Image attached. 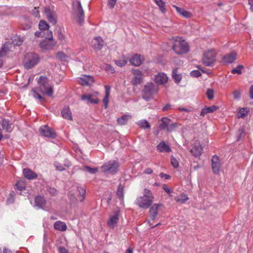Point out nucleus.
I'll use <instances>...</instances> for the list:
<instances>
[{"label":"nucleus","mask_w":253,"mask_h":253,"mask_svg":"<svg viewBox=\"0 0 253 253\" xmlns=\"http://www.w3.org/2000/svg\"><path fill=\"white\" fill-rule=\"evenodd\" d=\"M154 199V197L151 191L145 188L144 190L143 195L136 199L135 204L139 208L147 209L152 205Z\"/></svg>","instance_id":"f257e3e1"},{"label":"nucleus","mask_w":253,"mask_h":253,"mask_svg":"<svg viewBox=\"0 0 253 253\" xmlns=\"http://www.w3.org/2000/svg\"><path fill=\"white\" fill-rule=\"evenodd\" d=\"M159 90V88L157 85L151 82L147 83L144 85L141 91L142 98L148 101L153 98L154 95L158 93Z\"/></svg>","instance_id":"f03ea898"},{"label":"nucleus","mask_w":253,"mask_h":253,"mask_svg":"<svg viewBox=\"0 0 253 253\" xmlns=\"http://www.w3.org/2000/svg\"><path fill=\"white\" fill-rule=\"evenodd\" d=\"M174 42L172 49L178 55H181L187 53L189 51L188 43L181 38L176 37L173 38Z\"/></svg>","instance_id":"7ed1b4c3"},{"label":"nucleus","mask_w":253,"mask_h":253,"mask_svg":"<svg viewBox=\"0 0 253 253\" xmlns=\"http://www.w3.org/2000/svg\"><path fill=\"white\" fill-rule=\"evenodd\" d=\"M38 82L39 85L38 89L39 91L49 97L53 95V86L49 84L48 79L46 77L41 76L39 79Z\"/></svg>","instance_id":"20e7f679"},{"label":"nucleus","mask_w":253,"mask_h":253,"mask_svg":"<svg viewBox=\"0 0 253 253\" xmlns=\"http://www.w3.org/2000/svg\"><path fill=\"white\" fill-rule=\"evenodd\" d=\"M216 56L217 52L214 49H209L204 52L202 58V63L206 66H212L216 61Z\"/></svg>","instance_id":"39448f33"},{"label":"nucleus","mask_w":253,"mask_h":253,"mask_svg":"<svg viewBox=\"0 0 253 253\" xmlns=\"http://www.w3.org/2000/svg\"><path fill=\"white\" fill-rule=\"evenodd\" d=\"M40 61V58L37 54L33 52L27 53L25 54L23 60V65L25 69H31L36 66Z\"/></svg>","instance_id":"423d86ee"},{"label":"nucleus","mask_w":253,"mask_h":253,"mask_svg":"<svg viewBox=\"0 0 253 253\" xmlns=\"http://www.w3.org/2000/svg\"><path fill=\"white\" fill-rule=\"evenodd\" d=\"M119 166V163L117 161L111 160L104 163L101 167V169L104 173L114 175L118 171Z\"/></svg>","instance_id":"0eeeda50"},{"label":"nucleus","mask_w":253,"mask_h":253,"mask_svg":"<svg viewBox=\"0 0 253 253\" xmlns=\"http://www.w3.org/2000/svg\"><path fill=\"white\" fill-rule=\"evenodd\" d=\"M120 210L117 207L113 211V214L110 215L109 218L107 222L108 226L111 228H114L117 226L119 220Z\"/></svg>","instance_id":"6e6552de"},{"label":"nucleus","mask_w":253,"mask_h":253,"mask_svg":"<svg viewBox=\"0 0 253 253\" xmlns=\"http://www.w3.org/2000/svg\"><path fill=\"white\" fill-rule=\"evenodd\" d=\"M40 133L46 137L54 139L57 135L54 130L47 125L42 126L39 128Z\"/></svg>","instance_id":"1a4fd4ad"},{"label":"nucleus","mask_w":253,"mask_h":253,"mask_svg":"<svg viewBox=\"0 0 253 253\" xmlns=\"http://www.w3.org/2000/svg\"><path fill=\"white\" fill-rule=\"evenodd\" d=\"M132 73L134 77L131 81V84L135 86L140 84L143 82V74L142 72L138 69H132Z\"/></svg>","instance_id":"9d476101"},{"label":"nucleus","mask_w":253,"mask_h":253,"mask_svg":"<svg viewBox=\"0 0 253 253\" xmlns=\"http://www.w3.org/2000/svg\"><path fill=\"white\" fill-rule=\"evenodd\" d=\"M44 12L46 17L48 19V21L50 23L55 25L57 23L56 14L55 12L53 10L50 9L49 7H45Z\"/></svg>","instance_id":"9b49d317"},{"label":"nucleus","mask_w":253,"mask_h":253,"mask_svg":"<svg viewBox=\"0 0 253 253\" xmlns=\"http://www.w3.org/2000/svg\"><path fill=\"white\" fill-rule=\"evenodd\" d=\"M56 44V42L54 40L45 39L41 42L40 47L43 49L51 50Z\"/></svg>","instance_id":"f8f14e48"},{"label":"nucleus","mask_w":253,"mask_h":253,"mask_svg":"<svg viewBox=\"0 0 253 253\" xmlns=\"http://www.w3.org/2000/svg\"><path fill=\"white\" fill-rule=\"evenodd\" d=\"M162 205L161 204H155L150 207L149 210V216L152 220H156L158 219V208Z\"/></svg>","instance_id":"ddd939ff"},{"label":"nucleus","mask_w":253,"mask_h":253,"mask_svg":"<svg viewBox=\"0 0 253 253\" xmlns=\"http://www.w3.org/2000/svg\"><path fill=\"white\" fill-rule=\"evenodd\" d=\"M168 77L164 73H158L155 76L154 81L157 85H163L167 83Z\"/></svg>","instance_id":"4468645a"},{"label":"nucleus","mask_w":253,"mask_h":253,"mask_svg":"<svg viewBox=\"0 0 253 253\" xmlns=\"http://www.w3.org/2000/svg\"><path fill=\"white\" fill-rule=\"evenodd\" d=\"M211 165L213 172L215 174H218L220 171L221 165L219 158L216 155H214L212 157Z\"/></svg>","instance_id":"2eb2a0df"},{"label":"nucleus","mask_w":253,"mask_h":253,"mask_svg":"<svg viewBox=\"0 0 253 253\" xmlns=\"http://www.w3.org/2000/svg\"><path fill=\"white\" fill-rule=\"evenodd\" d=\"M203 151V147L200 143L195 142L190 152L195 157H198L201 155Z\"/></svg>","instance_id":"dca6fc26"},{"label":"nucleus","mask_w":253,"mask_h":253,"mask_svg":"<svg viewBox=\"0 0 253 253\" xmlns=\"http://www.w3.org/2000/svg\"><path fill=\"white\" fill-rule=\"evenodd\" d=\"M78 82L83 85H90L94 82V79L92 76L84 75L78 78Z\"/></svg>","instance_id":"f3484780"},{"label":"nucleus","mask_w":253,"mask_h":253,"mask_svg":"<svg viewBox=\"0 0 253 253\" xmlns=\"http://www.w3.org/2000/svg\"><path fill=\"white\" fill-rule=\"evenodd\" d=\"M78 8L77 10V15L78 18V22L80 25L84 22V11L82 8L81 3L80 1H77Z\"/></svg>","instance_id":"a211bd4d"},{"label":"nucleus","mask_w":253,"mask_h":253,"mask_svg":"<svg viewBox=\"0 0 253 253\" xmlns=\"http://www.w3.org/2000/svg\"><path fill=\"white\" fill-rule=\"evenodd\" d=\"M144 58L140 55L136 54L129 59L130 63L133 66H138L141 64Z\"/></svg>","instance_id":"6ab92c4d"},{"label":"nucleus","mask_w":253,"mask_h":253,"mask_svg":"<svg viewBox=\"0 0 253 253\" xmlns=\"http://www.w3.org/2000/svg\"><path fill=\"white\" fill-rule=\"evenodd\" d=\"M237 58V53L235 51H232L230 53L226 54L222 58L223 62L226 63H231L233 62Z\"/></svg>","instance_id":"aec40b11"},{"label":"nucleus","mask_w":253,"mask_h":253,"mask_svg":"<svg viewBox=\"0 0 253 253\" xmlns=\"http://www.w3.org/2000/svg\"><path fill=\"white\" fill-rule=\"evenodd\" d=\"M3 129L7 132H11L13 130L12 124L8 119H3L0 123Z\"/></svg>","instance_id":"412c9836"},{"label":"nucleus","mask_w":253,"mask_h":253,"mask_svg":"<svg viewBox=\"0 0 253 253\" xmlns=\"http://www.w3.org/2000/svg\"><path fill=\"white\" fill-rule=\"evenodd\" d=\"M46 203V200L42 196H37L35 198V205L39 209H43L44 206Z\"/></svg>","instance_id":"4be33fe9"},{"label":"nucleus","mask_w":253,"mask_h":253,"mask_svg":"<svg viewBox=\"0 0 253 253\" xmlns=\"http://www.w3.org/2000/svg\"><path fill=\"white\" fill-rule=\"evenodd\" d=\"M24 177L29 180L34 179L37 177L38 175L29 169H24L23 170Z\"/></svg>","instance_id":"5701e85b"},{"label":"nucleus","mask_w":253,"mask_h":253,"mask_svg":"<svg viewBox=\"0 0 253 253\" xmlns=\"http://www.w3.org/2000/svg\"><path fill=\"white\" fill-rule=\"evenodd\" d=\"M93 94H83L81 97V99L83 101L86 100L87 103L97 104L99 99L97 98L93 99Z\"/></svg>","instance_id":"b1692460"},{"label":"nucleus","mask_w":253,"mask_h":253,"mask_svg":"<svg viewBox=\"0 0 253 253\" xmlns=\"http://www.w3.org/2000/svg\"><path fill=\"white\" fill-rule=\"evenodd\" d=\"M93 48L97 50H101L104 45V41L101 37H97L94 38Z\"/></svg>","instance_id":"393cba45"},{"label":"nucleus","mask_w":253,"mask_h":253,"mask_svg":"<svg viewBox=\"0 0 253 253\" xmlns=\"http://www.w3.org/2000/svg\"><path fill=\"white\" fill-rule=\"evenodd\" d=\"M62 116L65 119H67L70 121L73 120L72 112L69 106L65 107L61 110Z\"/></svg>","instance_id":"a878e982"},{"label":"nucleus","mask_w":253,"mask_h":253,"mask_svg":"<svg viewBox=\"0 0 253 253\" xmlns=\"http://www.w3.org/2000/svg\"><path fill=\"white\" fill-rule=\"evenodd\" d=\"M157 149L161 152H169L171 151L170 147L164 141L161 142L157 146Z\"/></svg>","instance_id":"bb28decb"},{"label":"nucleus","mask_w":253,"mask_h":253,"mask_svg":"<svg viewBox=\"0 0 253 253\" xmlns=\"http://www.w3.org/2000/svg\"><path fill=\"white\" fill-rule=\"evenodd\" d=\"M218 107L215 105H212L210 107H205L200 113V116H204L206 114L209 113H212L216 111Z\"/></svg>","instance_id":"cd10ccee"},{"label":"nucleus","mask_w":253,"mask_h":253,"mask_svg":"<svg viewBox=\"0 0 253 253\" xmlns=\"http://www.w3.org/2000/svg\"><path fill=\"white\" fill-rule=\"evenodd\" d=\"M176 10V11L181 15L183 16L184 17L188 18H190L192 16V14L191 12L184 10L183 8H181L176 5L172 6Z\"/></svg>","instance_id":"c85d7f7f"},{"label":"nucleus","mask_w":253,"mask_h":253,"mask_svg":"<svg viewBox=\"0 0 253 253\" xmlns=\"http://www.w3.org/2000/svg\"><path fill=\"white\" fill-rule=\"evenodd\" d=\"M105 95L103 99V102L104 103V106L105 108H107L108 107V104L109 102V97L110 93V86L106 85L105 86Z\"/></svg>","instance_id":"c756f323"},{"label":"nucleus","mask_w":253,"mask_h":253,"mask_svg":"<svg viewBox=\"0 0 253 253\" xmlns=\"http://www.w3.org/2000/svg\"><path fill=\"white\" fill-rule=\"evenodd\" d=\"M54 228L58 231H64L67 229V226L65 222L57 221L54 224Z\"/></svg>","instance_id":"7c9ffc66"},{"label":"nucleus","mask_w":253,"mask_h":253,"mask_svg":"<svg viewBox=\"0 0 253 253\" xmlns=\"http://www.w3.org/2000/svg\"><path fill=\"white\" fill-rule=\"evenodd\" d=\"M161 123L159 125V128L161 129H166L169 124L171 122V120L168 118L163 117L161 120Z\"/></svg>","instance_id":"2f4dec72"},{"label":"nucleus","mask_w":253,"mask_h":253,"mask_svg":"<svg viewBox=\"0 0 253 253\" xmlns=\"http://www.w3.org/2000/svg\"><path fill=\"white\" fill-rule=\"evenodd\" d=\"M172 78L176 84H179L182 79V75L180 74H178L177 69L175 68L173 69L172 72Z\"/></svg>","instance_id":"473e14b6"},{"label":"nucleus","mask_w":253,"mask_h":253,"mask_svg":"<svg viewBox=\"0 0 253 253\" xmlns=\"http://www.w3.org/2000/svg\"><path fill=\"white\" fill-rule=\"evenodd\" d=\"M131 118V116L124 115L120 118H118L117 122L120 125H124L127 123V121Z\"/></svg>","instance_id":"72a5a7b5"},{"label":"nucleus","mask_w":253,"mask_h":253,"mask_svg":"<svg viewBox=\"0 0 253 253\" xmlns=\"http://www.w3.org/2000/svg\"><path fill=\"white\" fill-rule=\"evenodd\" d=\"M188 197L187 194L182 193L179 197H176L175 198V200L176 202L180 203L181 204H184L186 202V201L188 200Z\"/></svg>","instance_id":"f704fd0d"},{"label":"nucleus","mask_w":253,"mask_h":253,"mask_svg":"<svg viewBox=\"0 0 253 253\" xmlns=\"http://www.w3.org/2000/svg\"><path fill=\"white\" fill-rule=\"evenodd\" d=\"M246 133L243 127H240L237 132V141H239L242 140L245 136Z\"/></svg>","instance_id":"c9c22d12"},{"label":"nucleus","mask_w":253,"mask_h":253,"mask_svg":"<svg viewBox=\"0 0 253 253\" xmlns=\"http://www.w3.org/2000/svg\"><path fill=\"white\" fill-rule=\"evenodd\" d=\"M156 4L159 6L161 11L165 13L166 12V9L165 8V2L162 0H154Z\"/></svg>","instance_id":"e433bc0d"},{"label":"nucleus","mask_w":253,"mask_h":253,"mask_svg":"<svg viewBox=\"0 0 253 253\" xmlns=\"http://www.w3.org/2000/svg\"><path fill=\"white\" fill-rule=\"evenodd\" d=\"M137 125L143 129H150V125L149 122L146 120H141L138 122Z\"/></svg>","instance_id":"4c0bfd02"},{"label":"nucleus","mask_w":253,"mask_h":253,"mask_svg":"<svg viewBox=\"0 0 253 253\" xmlns=\"http://www.w3.org/2000/svg\"><path fill=\"white\" fill-rule=\"evenodd\" d=\"M117 195L121 200L123 201L124 199V186L120 184L118 187L117 191Z\"/></svg>","instance_id":"58836bf2"},{"label":"nucleus","mask_w":253,"mask_h":253,"mask_svg":"<svg viewBox=\"0 0 253 253\" xmlns=\"http://www.w3.org/2000/svg\"><path fill=\"white\" fill-rule=\"evenodd\" d=\"M39 29L44 31L48 30L49 28V25L44 20H41L39 24Z\"/></svg>","instance_id":"ea45409f"},{"label":"nucleus","mask_w":253,"mask_h":253,"mask_svg":"<svg viewBox=\"0 0 253 253\" xmlns=\"http://www.w3.org/2000/svg\"><path fill=\"white\" fill-rule=\"evenodd\" d=\"M77 190L79 193L80 195L82 198V199L81 200V201L82 202L83 201L84 197L86 194L85 187L84 186V187L78 186Z\"/></svg>","instance_id":"a19ab883"},{"label":"nucleus","mask_w":253,"mask_h":253,"mask_svg":"<svg viewBox=\"0 0 253 253\" xmlns=\"http://www.w3.org/2000/svg\"><path fill=\"white\" fill-rule=\"evenodd\" d=\"M249 111L245 108H241L238 112V118H243L248 114Z\"/></svg>","instance_id":"79ce46f5"},{"label":"nucleus","mask_w":253,"mask_h":253,"mask_svg":"<svg viewBox=\"0 0 253 253\" xmlns=\"http://www.w3.org/2000/svg\"><path fill=\"white\" fill-rule=\"evenodd\" d=\"M42 36V37H44L45 39H53L52 32L51 31L49 30V29L44 31L43 34Z\"/></svg>","instance_id":"37998d69"},{"label":"nucleus","mask_w":253,"mask_h":253,"mask_svg":"<svg viewBox=\"0 0 253 253\" xmlns=\"http://www.w3.org/2000/svg\"><path fill=\"white\" fill-rule=\"evenodd\" d=\"M84 169L85 170L91 174H95L98 171L97 168H91L88 166H84Z\"/></svg>","instance_id":"c03bdc74"},{"label":"nucleus","mask_w":253,"mask_h":253,"mask_svg":"<svg viewBox=\"0 0 253 253\" xmlns=\"http://www.w3.org/2000/svg\"><path fill=\"white\" fill-rule=\"evenodd\" d=\"M244 68V66L241 65H238L236 68L233 69L231 70V73L233 74H238L241 75L242 74L241 70Z\"/></svg>","instance_id":"a18cd8bd"},{"label":"nucleus","mask_w":253,"mask_h":253,"mask_svg":"<svg viewBox=\"0 0 253 253\" xmlns=\"http://www.w3.org/2000/svg\"><path fill=\"white\" fill-rule=\"evenodd\" d=\"M47 191L52 196H55L57 194V191L54 187H48L47 188Z\"/></svg>","instance_id":"49530a36"},{"label":"nucleus","mask_w":253,"mask_h":253,"mask_svg":"<svg viewBox=\"0 0 253 253\" xmlns=\"http://www.w3.org/2000/svg\"><path fill=\"white\" fill-rule=\"evenodd\" d=\"M177 127L176 124L175 123H169L168 125L167 130L168 131L171 132L174 130Z\"/></svg>","instance_id":"de8ad7c7"},{"label":"nucleus","mask_w":253,"mask_h":253,"mask_svg":"<svg viewBox=\"0 0 253 253\" xmlns=\"http://www.w3.org/2000/svg\"><path fill=\"white\" fill-rule=\"evenodd\" d=\"M23 42V38L20 37H16V39L14 40L13 42L14 45H21Z\"/></svg>","instance_id":"09e8293b"},{"label":"nucleus","mask_w":253,"mask_h":253,"mask_svg":"<svg viewBox=\"0 0 253 253\" xmlns=\"http://www.w3.org/2000/svg\"><path fill=\"white\" fill-rule=\"evenodd\" d=\"M213 90L211 89H208L207 90L206 94L208 98L211 100L213 98Z\"/></svg>","instance_id":"8fccbe9b"},{"label":"nucleus","mask_w":253,"mask_h":253,"mask_svg":"<svg viewBox=\"0 0 253 253\" xmlns=\"http://www.w3.org/2000/svg\"><path fill=\"white\" fill-rule=\"evenodd\" d=\"M234 99H239L241 97V91L239 89L235 90L233 93Z\"/></svg>","instance_id":"3c124183"},{"label":"nucleus","mask_w":253,"mask_h":253,"mask_svg":"<svg viewBox=\"0 0 253 253\" xmlns=\"http://www.w3.org/2000/svg\"><path fill=\"white\" fill-rule=\"evenodd\" d=\"M117 2V0H108L107 5L110 9H113Z\"/></svg>","instance_id":"603ef678"},{"label":"nucleus","mask_w":253,"mask_h":253,"mask_svg":"<svg viewBox=\"0 0 253 253\" xmlns=\"http://www.w3.org/2000/svg\"><path fill=\"white\" fill-rule=\"evenodd\" d=\"M190 76L192 77L198 78L201 76V72L198 70H193L191 72Z\"/></svg>","instance_id":"864d4df0"},{"label":"nucleus","mask_w":253,"mask_h":253,"mask_svg":"<svg viewBox=\"0 0 253 253\" xmlns=\"http://www.w3.org/2000/svg\"><path fill=\"white\" fill-rule=\"evenodd\" d=\"M115 63L116 65H117L118 66L122 67L124 66L126 64V61L125 60H119L115 61Z\"/></svg>","instance_id":"5fc2aeb1"},{"label":"nucleus","mask_w":253,"mask_h":253,"mask_svg":"<svg viewBox=\"0 0 253 253\" xmlns=\"http://www.w3.org/2000/svg\"><path fill=\"white\" fill-rule=\"evenodd\" d=\"M32 25V23L31 22H28L26 24H22L21 26V29L23 30H27L31 28Z\"/></svg>","instance_id":"6e6d98bb"},{"label":"nucleus","mask_w":253,"mask_h":253,"mask_svg":"<svg viewBox=\"0 0 253 253\" xmlns=\"http://www.w3.org/2000/svg\"><path fill=\"white\" fill-rule=\"evenodd\" d=\"M171 164L172 166L175 168L178 167V161L173 157H171Z\"/></svg>","instance_id":"4d7b16f0"},{"label":"nucleus","mask_w":253,"mask_h":253,"mask_svg":"<svg viewBox=\"0 0 253 253\" xmlns=\"http://www.w3.org/2000/svg\"><path fill=\"white\" fill-rule=\"evenodd\" d=\"M65 38V36L61 32V30L60 29L58 31V39L59 40L62 41Z\"/></svg>","instance_id":"13d9d810"},{"label":"nucleus","mask_w":253,"mask_h":253,"mask_svg":"<svg viewBox=\"0 0 253 253\" xmlns=\"http://www.w3.org/2000/svg\"><path fill=\"white\" fill-rule=\"evenodd\" d=\"M57 57L61 60H64L67 56L63 52H58L57 53Z\"/></svg>","instance_id":"bf43d9fd"},{"label":"nucleus","mask_w":253,"mask_h":253,"mask_svg":"<svg viewBox=\"0 0 253 253\" xmlns=\"http://www.w3.org/2000/svg\"><path fill=\"white\" fill-rule=\"evenodd\" d=\"M54 165H55V166L57 170H58L59 171H61L65 170V169L64 168L63 166L61 164H60L58 163H55L54 164Z\"/></svg>","instance_id":"052dcab7"},{"label":"nucleus","mask_w":253,"mask_h":253,"mask_svg":"<svg viewBox=\"0 0 253 253\" xmlns=\"http://www.w3.org/2000/svg\"><path fill=\"white\" fill-rule=\"evenodd\" d=\"M10 43L9 42H5L3 46L1 47L2 50H4L6 53L9 50V45Z\"/></svg>","instance_id":"680f3d73"},{"label":"nucleus","mask_w":253,"mask_h":253,"mask_svg":"<svg viewBox=\"0 0 253 253\" xmlns=\"http://www.w3.org/2000/svg\"><path fill=\"white\" fill-rule=\"evenodd\" d=\"M163 188L168 194L170 196H171L170 194L172 191L168 188L166 184H163Z\"/></svg>","instance_id":"e2e57ef3"},{"label":"nucleus","mask_w":253,"mask_h":253,"mask_svg":"<svg viewBox=\"0 0 253 253\" xmlns=\"http://www.w3.org/2000/svg\"><path fill=\"white\" fill-rule=\"evenodd\" d=\"M159 175L161 177L165 178L166 179H169L170 178V176L169 175L165 174L163 172H161Z\"/></svg>","instance_id":"0e129e2a"},{"label":"nucleus","mask_w":253,"mask_h":253,"mask_svg":"<svg viewBox=\"0 0 253 253\" xmlns=\"http://www.w3.org/2000/svg\"><path fill=\"white\" fill-rule=\"evenodd\" d=\"M58 251L59 253H69L68 251L64 247H59Z\"/></svg>","instance_id":"69168bd1"},{"label":"nucleus","mask_w":253,"mask_h":253,"mask_svg":"<svg viewBox=\"0 0 253 253\" xmlns=\"http://www.w3.org/2000/svg\"><path fill=\"white\" fill-rule=\"evenodd\" d=\"M144 173L148 174H151L153 173V170L150 168H147L144 170Z\"/></svg>","instance_id":"338daca9"},{"label":"nucleus","mask_w":253,"mask_h":253,"mask_svg":"<svg viewBox=\"0 0 253 253\" xmlns=\"http://www.w3.org/2000/svg\"><path fill=\"white\" fill-rule=\"evenodd\" d=\"M250 96L253 99V85H252L250 88Z\"/></svg>","instance_id":"774afa93"}]
</instances>
